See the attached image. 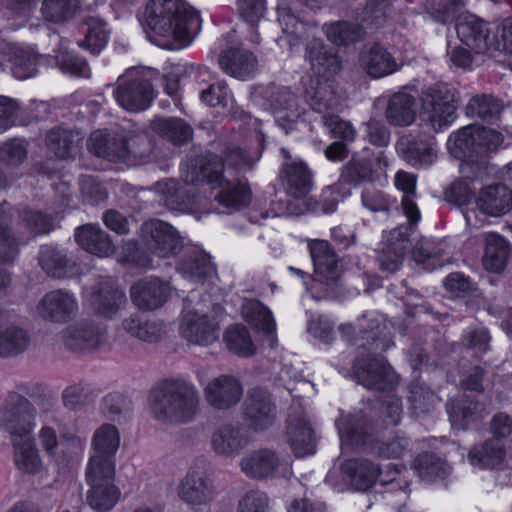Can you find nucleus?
<instances>
[{"label": "nucleus", "instance_id": "1", "mask_svg": "<svg viewBox=\"0 0 512 512\" xmlns=\"http://www.w3.org/2000/svg\"><path fill=\"white\" fill-rule=\"evenodd\" d=\"M258 159L259 155H252L237 146L227 147L221 162L211 153L191 159L180 166L184 184L173 179L159 183L163 203L170 210L209 213L207 198L196 193L195 189L197 184L206 182L218 188L214 199L223 208L222 212L237 211L250 203V188L241 180L225 178L223 170L244 171Z\"/></svg>", "mask_w": 512, "mask_h": 512}, {"label": "nucleus", "instance_id": "2", "mask_svg": "<svg viewBox=\"0 0 512 512\" xmlns=\"http://www.w3.org/2000/svg\"><path fill=\"white\" fill-rule=\"evenodd\" d=\"M139 20L149 41L168 50L188 46L201 29L199 13L184 0H149Z\"/></svg>", "mask_w": 512, "mask_h": 512}, {"label": "nucleus", "instance_id": "3", "mask_svg": "<svg viewBox=\"0 0 512 512\" xmlns=\"http://www.w3.org/2000/svg\"><path fill=\"white\" fill-rule=\"evenodd\" d=\"M141 237L147 250L160 258H167L183 249L177 264V271L195 283H204L216 276V268L211 257L196 247L183 248L178 232L168 223L152 219L141 226Z\"/></svg>", "mask_w": 512, "mask_h": 512}, {"label": "nucleus", "instance_id": "4", "mask_svg": "<svg viewBox=\"0 0 512 512\" xmlns=\"http://www.w3.org/2000/svg\"><path fill=\"white\" fill-rule=\"evenodd\" d=\"M200 395L196 386L180 378H168L150 390L148 406L153 417L163 423L191 422L199 412Z\"/></svg>", "mask_w": 512, "mask_h": 512}, {"label": "nucleus", "instance_id": "5", "mask_svg": "<svg viewBox=\"0 0 512 512\" xmlns=\"http://www.w3.org/2000/svg\"><path fill=\"white\" fill-rule=\"evenodd\" d=\"M52 218L24 207L13 209L7 203L0 207V263L13 261L19 246L31 235L49 233Z\"/></svg>", "mask_w": 512, "mask_h": 512}, {"label": "nucleus", "instance_id": "6", "mask_svg": "<svg viewBox=\"0 0 512 512\" xmlns=\"http://www.w3.org/2000/svg\"><path fill=\"white\" fill-rule=\"evenodd\" d=\"M306 60L318 79L315 85L306 88L305 100L312 110L322 113L337 104L330 80L341 70V59L333 48L314 40L306 47Z\"/></svg>", "mask_w": 512, "mask_h": 512}, {"label": "nucleus", "instance_id": "7", "mask_svg": "<svg viewBox=\"0 0 512 512\" xmlns=\"http://www.w3.org/2000/svg\"><path fill=\"white\" fill-rule=\"evenodd\" d=\"M0 428L9 432L13 448V462L20 472L36 475L46 470L35 443L32 423H23L15 413L3 411L0 413Z\"/></svg>", "mask_w": 512, "mask_h": 512}, {"label": "nucleus", "instance_id": "8", "mask_svg": "<svg viewBox=\"0 0 512 512\" xmlns=\"http://www.w3.org/2000/svg\"><path fill=\"white\" fill-rule=\"evenodd\" d=\"M503 142V135L492 128L467 125L450 134L447 148L453 157L473 161L496 152Z\"/></svg>", "mask_w": 512, "mask_h": 512}, {"label": "nucleus", "instance_id": "9", "mask_svg": "<svg viewBox=\"0 0 512 512\" xmlns=\"http://www.w3.org/2000/svg\"><path fill=\"white\" fill-rule=\"evenodd\" d=\"M146 142L144 135H134L129 138L108 137L103 130L94 131L88 140V149L98 157L111 162L132 165L138 158L146 155L147 149L142 146Z\"/></svg>", "mask_w": 512, "mask_h": 512}, {"label": "nucleus", "instance_id": "10", "mask_svg": "<svg viewBox=\"0 0 512 512\" xmlns=\"http://www.w3.org/2000/svg\"><path fill=\"white\" fill-rule=\"evenodd\" d=\"M457 99L446 84H436L427 89L422 99L421 118L435 132L447 129L456 119Z\"/></svg>", "mask_w": 512, "mask_h": 512}, {"label": "nucleus", "instance_id": "11", "mask_svg": "<svg viewBox=\"0 0 512 512\" xmlns=\"http://www.w3.org/2000/svg\"><path fill=\"white\" fill-rule=\"evenodd\" d=\"M117 103L130 112L146 110L153 98V89L147 73L142 69L130 68L119 77L114 91Z\"/></svg>", "mask_w": 512, "mask_h": 512}, {"label": "nucleus", "instance_id": "12", "mask_svg": "<svg viewBox=\"0 0 512 512\" xmlns=\"http://www.w3.org/2000/svg\"><path fill=\"white\" fill-rule=\"evenodd\" d=\"M116 469L86 467L85 477L89 489L86 501L97 512H108L117 504L121 496L120 488L115 484Z\"/></svg>", "mask_w": 512, "mask_h": 512}, {"label": "nucleus", "instance_id": "13", "mask_svg": "<svg viewBox=\"0 0 512 512\" xmlns=\"http://www.w3.org/2000/svg\"><path fill=\"white\" fill-rule=\"evenodd\" d=\"M37 438L42 450L57 466L81 455L86 446V439L75 435H65L59 442L55 429L49 425L40 428Z\"/></svg>", "mask_w": 512, "mask_h": 512}, {"label": "nucleus", "instance_id": "14", "mask_svg": "<svg viewBox=\"0 0 512 512\" xmlns=\"http://www.w3.org/2000/svg\"><path fill=\"white\" fill-rule=\"evenodd\" d=\"M241 471L253 479L287 477L291 473L289 459L279 458L276 452L259 449L247 454L240 462Z\"/></svg>", "mask_w": 512, "mask_h": 512}, {"label": "nucleus", "instance_id": "15", "mask_svg": "<svg viewBox=\"0 0 512 512\" xmlns=\"http://www.w3.org/2000/svg\"><path fill=\"white\" fill-rule=\"evenodd\" d=\"M64 345L71 351L87 353L106 343V327L89 319H81L70 324L63 331Z\"/></svg>", "mask_w": 512, "mask_h": 512}, {"label": "nucleus", "instance_id": "16", "mask_svg": "<svg viewBox=\"0 0 512 512\" xmlns=\"http://www.w3.org/2000/svg\"><path fill=\"white\" fill-rule=\"evenodd\" d=\"M355 375L364 387L390 392L398 383V376L383 357L357 359L353 366Z\"/></svg>", "mask_w": 512, "mask_h": 512}, {"label": "nucleus", "instance_id": "17", "mask_svg": "<svg viewBox=\"0 0 512 512\" xmlns=\"http://www.w3.org/2000/svg\"><path fill=\"white\" fill-rule=\"evenodd\" d=\"M176 491L178 497L193 508L209 505L216 496L212 479L199 469H190L179 482Z\"/></svg>", "mask_w": 512, "mask_h": 512}, {"label": "nucleus", "instance_id": "18", "mask_svg": "<svg viewBox=\"0 0 512 512\" xmlns=\"http://www.w3.org/2000/svg\"><path fill=\"white\" fill-rule=\"evenodd\" d=\"M456 32L459 40L476 53L492 49L494 32L490 24L476 15L464 13L458 16Z\"/></svg>", "mask_w": 512, "mask_h": 512}, {"label": "nucleus", "instance_id": "19", "mask_svg": "<svg viewBox=\"0 0 512 512\" xmlns=\"http://www.w3.org/2000/svg\"><path fill=\"white\" fill-rule=\"evenodd\" d=\"M78 300L74 293L56 289L46 293L37 305V312L44 320L65 323L78 312Z\"/></svg>", "mask_w": 512, "mask_h": 512}, {"label": "nucleus", "instance_id": "20", "mask_svg": "<svg viewBox=\"0 0 512 512\" xmlns=\"http://www.w3.org/2000/svg\"><path fill=\"white\" fill-rule=\"evenodd\" d=\"M120 446V433L112 424H103L95 430L91 448L92 454L86 467L116 469L115 455Z\"/></svg>", "mask_w": 512, "mask_h": 512}, {"label": "nucleus", "instance_id": "21", "mask_svg": "<svg viewBox=\"0 0 512 512\" xmlns=\"http://www.w3.org/2000/svg\"><path fill=\"white\" fill-rule=\"evenodd\" d=\"M276 406L270 394L256 387L248 391L244 402V416L254 431H264L276 420Z\"/></svg>", "mask_w": 512, "mask_h": 512}, {"label": "nucleus", "instance_id": "22", "mask_svg": "<svg viewBox=\"0 0 512 512\" xmlns=\"http://www.w3.org/2000/svg\"><path fill=\"white\" fill-rule=\"evenodd\" d=\"M207 403L217 410H229L243 397V385L233 375H220L212 379L203 389Z\"/></svg>", "mask_w": 512, "mask_h": 512}, {"label": "nucleus", "instance_id": "23", "mask_svg": "<svg viewBox=\"0 0 512 512\" xmlns=\"http://www.w3.org/2000/svg\"><path fill=\"white\" fill-rule=\"evenodd\" d=\"M179 332L190 344L208 346L218 340L217 326L200 310L185 309Z\"/></svg>", "mask_w": 512, "mask_h": 512}, {"label": "nucleus", "instance_id": "24", "mask_svg": "<svg viewBox=\"0 0 512 512\" xmlns=\"http://www.w3.org/2000/svg\"><path fill=\"white\" fill-rule=\"evenodd\" d=\"M16 315L0 308V356L12 357L23 353L30 344L29 333L15 323Z\"/></svg>", "mask_w": 512, "mask_h": 512}, {"label": "nucleus", "instance_id": "25", "mask_svg": "<svg viewBox=\"0 0 512 512\" xmlns=\"http://www.w3.org/2000/svg\"><path fill=\"white\" fill-rule=\"evenodd\" d=\"M250 444L247 430L231 423L218 426L211 434V449L217 454L234 457Z\"/></svg>", "mask_w": 512, "mask_h": 512}, {"label": "nucleus", "instance_id": "26", "mask_svg": "<svg viewBox=\"0 0 512 512\" xmlns=\"http://www.w3.org/2000/svg\"><path fill=\"white\" fill-rule=\"evenodd\" d=\"M397 150L415 168H426L437 160V146L433 137H403L397 143Z\"/></svg>", "mask_w": 512, "mask_h": 512}, {"label": "nucleus", "instance_id": "27", "mask_svg": "<svg viewBox=\"0 0 512 512\" xmlns=\"http://www.w3.org/2000/svg\"><path fill=\"white\" fill-rule=\"evenodd\" d=\"M285 440L297 458L311 456L316 452L314 431L303 416H289Z\"/></svg>", "mask_w": 512, "mask_h": 512}, {"label": "nucleus", "instance_id": "28", "mask_svg": "<svg viewBox=\"0 0 512 512\" xmlns=\"http://www.w3.org/2000/svg\"><path fill=\"white\" fill-rule=\"evenodd\" d=\"M359 64L370 77L378 79L393 74L399 69L395 57L379 44H367L359 55Z\"/></svg>", "mask_w": 512, "mask_h": 512}, {"label": "nucleus", "instance_id": "29", "mask_svg": "<svg viewBox=\"0 0 512 512\" xmlns=\"http://www.w3.org/2000/svg\"><path fill=\"white\" fill-rule=\"evenodd\" d=\"M170 294V287L157 278L141 280L131 287L133 303L143 310L161 307Z\"/></svg>", "mask_w": 512, "mask_h": 512}, {"label": "nucleus", "instance_id": "30", "mask_svg": "<svg viewBox=\"0 0 512 512\" xmlns=\"http://www.w3.org/2000/svg\"><path fill=\"white\" fill-rule=\"evenodd\" d=\"M336 426L342 442L353 446H365L370 442L372 425L362 411L341 416Z\"/></svg>", "mask_w": 512, "mask_h": 512}, {"label": "nucleus", "instance_id": "31", "mask_svg": "<svg viewBox=\"0 0 512 512\" xmlns=\"http://www.w3.org/2000/svg\"><path fill=\"white\" fill-rule=\"evenodd\" d=\"M91 307L105 318L114 317L126 303L123 291L114 287L110 280L100 282L89 298Z\"/></svg>", "mask_w": 512, "mask_h": 512}, {"label": "nucleus", "instance_id": "32", "mask_svg": "<svg viewBox=\"0 0 512 512\" xmlns=\"http://www.w3.org/2000/svg\"><path fill=\"white\" fill-rule=\"evenodd\" d=\"M315 272L328 282H335L340 276L337 256L328 241L313 240L308 245Z\"/></svg>", "mask_w": 512, "mask_h": 512}, {"label": "nucleus", "instance_id": "33", "mask_svg": "<svg viewBox=\"0 0 512 512\" xmlns=\"http://www.w3.org/2000/svg\"><path fill=\"white\" fill-rule=\"evenodd\" d=\"M219 65L226 74L244 80L256 70L257 59L247 50L229 48L220 55Z\"/></svg>", "mask_w": 512, "mask_h": 512}, {"label": "nucleus", "instance_id": "34", "mask_svg": "<svg viewBox=\"0 0 512 512\" xmlns=\"http://www.w3.org/2000/svg\"><path fill=\"white\" fill-rule=\"evenodd\" d=\"M469 462L480 468H502L509 466L506 452L500 439H490L483 444L475 445L468 453Z\"/></svg>", "mask_w": 512, "mask_h": 512}, {"label": "nucleus", "instance_id": "35", "mask_svg": "<svg viewBox=\"0 0 512 512\" xmlns=\"http://www.w3.org/2000/svg\"><path fill=\"white\" fill-rule=\"evenodd\" d=\"M281 178L288 194L303 197L312 189V175L302 161H291L283 164Z\"/></svg>", "mask_w": 512, "mask_h": 512}, {"label": "nucleus", "instance_id": "36", "mask_svg": "<svg viewBox=\"0 0 512 512\" xmlns=\"http://www.w3.org/2000/svg\"><path fill=\"white\" fill-rule=\"evenodd\" d=\"M477 207L490 216H501L512 208V191L505 185L484 188L477 198Z\"/></svg>", "mask_w": 512, "mask_h": 512}, {"label": "nucleus", "instance_id": "37", "mask_svg": "<svg viewBox=\"0 0 512 512\" xmlns=\"http://www.w3.org/2000/svg\"><path fill=\"white\" fill-rule=\"evenodd\" d=\"M358 327L366 340H372L377 349L383 351L393 346L388 331V323L384 316L376 311H370L358 319Z\"/></svg>", "mask_w": 512, "mask_h": 512}, {"label": "nucleus", "instance_id": "38", "mask_svg": "<svg viewBox=\"0 0 512 512\" xmlns=\"http://www.w3.org/2000/svg\"><path fill=\"white\" fill-rule=\"evenodd\" d=\"M74 236L79 246L91 254L108 257L114 251L109 235L99 226L87 224L78 227Z\"/></svg>", "mask_w": 512, "mask_h": 512}, {"label": "nucleus", "instance_id": "39", "mask_svg": "<svg viewBox=\"0 0 512 512\" xmlns=\"http://www.w3.org/2000/svg\"><path fill=\"white\" fill-rule=\"evenodd\" d=\"M485 244L483 256L485 269L493 273L503 271L512 252L510 244L504 237L494 232L485 234Z\"/></svg>", "mask_w": 512, "mask_h": 512}, {"label": "nucleus", "instance_id": "40", "mask_svg": "<svg viewBox=\"0 0 512 512\" xmlns=\"http://www.w3.org/2000/svg\"><path fill=\"white\" fill-rule=\"evenodd\" d=\"M81 142V134L66 127L53 128L46 135L47 148L62 159L76 155Z\"/></svg>", "mask_w": 512, "mask_h": 512}, {"label": "nucleus", "instance_id": "41", "mask_svg": "<svg viewBox=\"0 0 512 512\" xmlns=\"http://www.w3.org/2000/svg\"><path fill=\"white\" fill-rule=\"evenodd\" d=\"M276 103L275 121L285 133H288L294 129L306 110L299 105L297 97L288 89L279 92Z\"/></svg>", "mask_w": 512, "mask_h": 512}, {"label": "nucleus", "instance_id": "42", "mask_svg": "<svg viewBox=\"0 0 512 512\" xmlns=\"http://www.w3.org/2000/svg\"><path fill=\"white\" fill-rule=\"evenodd\" d=\"M342 470L359 490L371 487L382 474L378 466L364 459H349L343 463Z\"/></svg>", "mask_w": 512, "mask_h": 512}, {"label": "nucleus", "instance_id": "43", "mask_svg": "<svg viewBox=\"0 0 512 512\" xmlns=\"http://www.w3.org/2000/svg\"><path fill=\"white\" fill-rule=\"evenodd\" d=\"M85 36L78 45L93 55H98L107 45L109 30L107 23L99 16H87L84 21Z\"/></svg>", "mask_w": 512, "mask_h": 512}, {"label": "nucleus", "instance_id": "44", "mask_svg": "<svg viewBox=\"0 0 512 512\" xmlns=\"http://www.w3.org/2000/svg\"><path fill=\"white\" fill-rule=\"evenodd\" d=\"M415 99L407 93L393 95L386 109L388 122L394 126H408L415 120Z\"/></svg>", "mask_w": 512, "mask_h": 512}, {"label": "nucleus", "instance_id": "45", "mask_svg": "<svg viewBox=\"0 0 512 512\" xmlns=\"http://www.w3.org/2000/svg\"><path fill=\"white\" fill-rule=\"evenodd\" d=\"M447 409L452 426L458 429H466L486 415L485 409L474 401H453L447 405Z\"/></svg>", "mask_w": 512, "mask_h": 512}, {"label": "nucleus", "instance_id": "46", "mask_svg": "<svg viewBox=\"0 0 512 512\" xmlns=\"http://www.w3.org/2000/svg\"><path fill=\"white\" fill-rule=\"evenodd\" d=\"M122 326L131 336L148 343L158 342L165 333L163 322L148 321L139 315H132L125 319Z\"/></svg>", "mask_w": 512, "mask_h": 512}, {"label": "nucleus", "instance_id": "47", "mask_svg": "<svg viewBox=\"0 0 512 512\" xmlns=\"http://www.w3.org/2000/svg\"><path fill=\"white\" fill-rule=\"evenodd\" d=\"M417 178L414 174L405 171H398L395 175V186L404 193L402 197V208L412 224H416L421 219V213L414 201L416 193Z\"/></svg>", "mask_w": 512, "mask_h": 512}, {"label": "nucleus", "instance_id": "48", "mask_svg": "<svg viewBox=\"0 0 512 512\" xmlns=\"http://www.w3.org/2000/svg\"><path fill=\"white\" fill-rule=\"evenodd\" d=\"M39 263L51 277L65 278L72 274V264L66 255L57 248L43 246L39 253Z\"/></svg>", "mask_w": 512, "mask_h": 512}, {"label": "nucleus", "instance_id": "49", "mask_svg": "<svg viewBox=\"0 0 512 512\" xmlns=\"http://www.w3.org/2000/svg\"><path fill=\"white\" fill-rule=\"evenodd\" d=\"M374 453L381 458L403 459L411 455V441L402 433L395 432L377 441L372 447Z\"/></svg>", "mask_w": 512, "mask_h": 512}, {"label": "nucleus", "instance_id": "50", "mask_svg": "<svg viewBox=\"0 0 512 512\" xmlns=\"http://www.w3.org/2000/svg\"><path fill=\"white\" fill-rule=\"evenodd\" d=\"M242 314L250 325L266 334H273L275 332L276 323L272 312L260 301H246L242 307Z\"/></svg>", "mask_w": 512, "mask_h": 512}, {"label": "nucleus", "instance_id": "51", "mask_svg": "<svg viewBox=\"0 0 512 512\" xmlns=\"http://www.w3.org/2000/svg\"><path fill=\"white\" fill-rule=\"evenodd\" d=\"M80 7V0H44L41 12L49 22L64 23L72 19Z\"/></svg>", "mask_w": 512, "mask_h": 512}, {"label": "nucleus", "instance_id": "52", "mask_svg": "<svg viewBox=\"0 0 512 512\" xmlns=\"http://www.w3.org/2000/svg\"><path fill=\"white\" fill-rule=\"evenodd\" d=\"M327 39L335 45H349L362 37L359 25L346 21H337L323 26Z\"/></svg>", "mask_w": 512, "mask_h": 512}, {"label": "nucleus", "instance_id": "53", "mask_svg": "<svg viewBox=\"0 0 512 512\" xmlns=\"http://www.w3.org/2000/svg\"><path fill=\"white\" fill-rule=\"evenodd\" d=\"M465 110L469 117L494 122L499 118L501 106L492 96L476 95L469 100Z\"/></svg>", "mask_w": 512, "mask_h": 512}, {"label": "nucleus", "instance_id": "54", "mask_svg": "<svg viewBox=\"0 0 512 512\" xmlns=\"http://www.w3.org/2000/svg\"><path fill=\"white\" fill-rule=\"evenodd\" d=\"M40 392V386L32 382H24L17 386V391L12 392L7 398V407L0 410L11 411L18 415L23 423H28L22 412L26 411L30 405L26 397H34Z\"/></svg>", "mask_w": 512, "mask_h": 512}, {"label": "nucleus", "instance_id": "55", "mask_svg": "<svg viewBox=\"0 0 512 512\" xmlns=\"http://www.w3.org/2000/svg\"><path fill=\"white\" fill-rule=\"evenodd\" d=\"M414 466L418 475L428 482L436 478H444L449 473L448 464L430 453L419 455Z\"/></svg>", "mask_w": 512, "mask_h": 512}, {"label": "nucleus", "instance_id": "56", "mask_svg": "<svg viewBox=\"0 0 512 512\" xmlns=\"http://www.w3.org/2000/svg\"><path fill=\"white\" fill-rule=\"evenodd\" d=\"M224 339L229 350L239 356L249 357L255 352L250 334L244 326L229 327L225 332Z\"/></svg>", "mask_w": 512, "mask_h": 512}, {"label": "nucleus", "instance_id": "57", "mask_svg": "<svg viewBox=\"0 0 512 512\" xmlns=\"http://www.w3.org/2000/svg\"><path fill=\"white\" fill-rule=\"evenodd\" d=\"M372 169L367 159L350 160L343 168L341 179L349 184L357 185L362 181L370 180Z\"/></svg>", "mask_w": 512, "mask_h": 512}, {"label": "nucleus", "instance_id": "58", "mask_svg": "<svg viewBox=\"0 0 512 512\" xmlns=\"http://www.w3.org/2000/svg\"><path fill=\"white\" fill-rule=\"evenodd\" d=\"M200 99L208 106L223 108L228 107L233 101L232 94L223 81L211 84L207 89L203 90L200 94Z\"/></svg>", "mask_w": 512, "mask_h": 512}, {"label": "nucleus", "instance_id": "59", "mask_svg": "<svg viewBox=\"0 0 512 512\" xmlns=\"http://www.w3.org/2000/svg\"><path fill=\"white\" fill-rule=\"evenodd\" d=\"M160 132L174 143L188 141L192 135V129L183 120L177 118L162 119L158 123Z\"/></svg>", "mask_w": 512, "mask_h": 512}, {"label": "nucleus", "instance_id": "60", "mask_svg": "<svg viewBox=\"0 0 512 512\" xmlns=\"http://www.w3.org/2000/svg\"><path fill=\"white\" fill-rule=\"evenodd\" d=\"M436 395L427 387L422 385H413L410 390L409 401L414 413H429L436 403Z\"/></svg>", "mask_w": 512, "mask_h": 512}, {"label": "nucleus", "instance_id": "61", "mask_svg": "<svg viewBox=\"0 0 512 512\" xmlns=\"http://www.w3.org/2000/svg\"><path fill=\"white\" fill-rule=\"evenodd\" d=\"M58 64L64 73L72 76L88 78L91 74L90 67L86 60L71 53L59 56Z\"/></svg>", "mask_w": 512, "mask_h": 512}, {"label": "nucleus", "instance_id": "62", "mask_svg": "<svg viewBox=\"0 0 512 512\" xmlns=\"http://www.w3.org/2000/svg\"><path fill=\"white\" fill-rule=\"evenodd\" d=\"M238 13L251 25L257 24L265 15V0H237Z\"/></svg>", "mask_w": 512, "mask_h": 512}, {"label": "nucleus", "instance_id": "63", "mask_svg": "<svg viewBox=\"0 0 512 512\" xmlns=\"http://www.w3.org/2000/svg\"><path fill=\"white\" fill-rule=\"evenodd\" d=\"M38 57L29 52H21L16 56L13 65V75L19 80L34 77L38 73Z\"/></svg>", "mask_w": 512, "mask_h": 512}, {"label": "nucleus", "instance_id": "64", "mask_svg": "<svg viewBox=\"0 0 512 512\" xmlns=\"http://www.w3.org/2000/svg\"><path fill=\"white\" fill-rule=\"evenodd\" d=\"M492 49L512 54V16L496 26Z\"/></svg>", "mask_w": 512, "mask_h": 512}]
</instances>
